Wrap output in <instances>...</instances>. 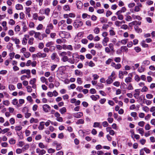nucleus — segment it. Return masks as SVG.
I'll use <instances>...</instances> for the list:
<instances>
[{"instance_id":"nucleus-1","label":"nucleus","mask_w":155,"mask_h":155,"mask_svg":"<svg viewBox=\"0 0 155 155\" xmlns=\"http://www.w3.org/2000/svg\"><path fill=\"white\" fill-rule=\"evenodd\" d=\"M83 25V23L82 22L79 20L75 21L74 23V26L76 28H77L81 27Z\"/></svg>"},{"instance_id":"nucleus-2","label":"nucleus","mask_w":155,"mask_h":155,"mask_svg":"<svg viewBox=\"0 0 155 155\" xmlns=\"http://www.w3.org/2000/svg\"><path fill=\"white\" fill-rule=\"evenodd\" d=\"M137 5L136 6L134 7V11L135 12H138L140 10V8L142 7V4L138 2L137 4Z\"/></svg>"},{"instance_id":"nucleus-3","label":"nucleus","mask_w":155,"mask_h":155,"mask_svg":"<svg viewBox=\"0 0 155 155\" xmlns=\"http://www.w3.org/2000/svg\"><path fill=\"white\" fill-rule=\"evenodd\" d=\"M54 116L56 117V120L57 121L62 122L63 121V118L62 117H60V115L58 112H56L54 114Z\"/></svg>"},{"instance_id":"nucleus-4","label":"nucleus","mask_w":155,"mask_h":155,"mask_svg":"<svg viewBox=\"0 0 155 155\" xmlns=\"http://www.w3.org/2000/svg\"><path fill=\"white\" fill-rule=\"evenodd\" d=\"M36 152L38 154V155H43L46 153V151L43 149L40 150L39 148H37L36 149Z\"/></svg>"},{"instance_id":"nucleus-5","label":"nucleus","mask_w":155,"mask_h":155,"mask_svg":"<svg viewBox=\"0 0 155 155\" xmlns=\"http://www.w3.org/2000/svg\"><path fill=\"white\" fill-rule=\"evenodd\" d=\"M50 107L48 104H45L43 105V110L45 112H48L50 109Z\"/></svg>"},{"instance_id":"nucleus-6","label":"nucleus","mask_w":155,"mask_h":155,"mask_svg":"<svg viewBox=\"0 0 155 155\" xmlns=\"http://www.w3.org/2000/svg\"><path fill=\"white\" fill-rule=\"evenodd\" d=\"M130 76L131 77H127L125 78V82L127 84H128L129 83L132 82V74H130Z\"/></svg>"},{"instance_id":"nucleus-7","label":"nucleus","mask_w":155,"mask_h":155,"mask_svg":"<svg viewBox=\"0 0 155 155\" xmlns=\"http://www.w3.org/2000/svg\"><path fill=\"white\" fill-rule=\"evenodd\" d=\"M109 38L107 37H105L104 38L103 40L102 43L104 46H105L107 45V43L109 41Z\"/></svg>"},{"instance_id":"nucleus-8","label":"nucleus","mask_w":155,"mask_h":155,"mask_svg":"<svg viewBox=\"0 0 155 155\" xmlns=\"http://www.w3.org/2000/svg\"><path fill=\"white\" fill-rule=\"evenodd\" d=\"M83 115V113L82 112H78L74 114L73 116L76 118H80Z\"/></svg>"},{"instance_id":"nucleus-9","label":"nucleus","mask_w":155,"mask_h":155,"mask_svg":"<svg viewBox=\"0 0 155 155\" xmlns=\"http://www.w3.org/2000/svg\"><path fill=\"white\" fill-rule=\"evenodd\" d=\"M25 73H26L28 75H29L31 74L30 70L29 69H24L21 71V74H22Z\"/></svg>"},{"instance_id":"nucleus-10","label":"nucleus","mask_w":155,"mask_h":155,"mask_svg":"<svg viewBox=\"0 0 155 155\" xmlns=\"http://www.w3.org/2000/svg\"><path fill=\"white\" fill-rule=\"evenodd\" d=\"M38 58H45L47 56V54L45 53H41L40 52H38L37 53Z\"/></svg>"},{"instance_id":"nucleus-11","label":"nucleus","mask_w":155,"mask_h":155,"mask_svg":"<svg viewBox=\"0 0 155 155\" xmlns=\"http://www.w3.org/2000/svg\"><path fill=\"white\" fill-rule=\"evenodd\" d=\"M115 14L117 16V18L118 19L122 20L124 19V16L121 14L116 12Z\"/></svg>"},{"instance_id":"nucleus-12","label":"nucleus","mask_w":155,"mask_h":155,"mask_svg":"<svg viewBox=\"0 0 155 155\" xmlns=\"http://www.w3.org/2000/svg\"><path fill=\"white\" fill-rule=\"evenodd\" d=\"M34 37L35 38H38L40 40H41V37H39L41 35V33L39 32H35V33Z\"/></svg>"},{"instance_id":"nucleus-13","label":"nucleus","mask_w":155,"mask_h":155,"mask_svg":"<svg viewBox=\"0 0 155 155\" xmlns=\"http://www.w3.org/2000/svg\"><path fill=\"white\" fill-rule=\"evenodd\" d=\"M75 74L76 76H82L83 75V73L80 70L76 69L75 70Z\"/></svg>"},{"instance_id":"nucleus-14","label":"nucleus","mask_w":155,"mask_h":155,"mask_svg":"<svg viewBox=\"0 0 155 155\" xmlns=\"http://www.w3.org/2000/svg\"><path fill=\"white\" fill-rule=\"evenodd\" d=\"M44 122L43 121H42L40 122V124L38 127V128L39 130H42L44 128Z\"/></svg>"},{"instance_id":"nucleus-15","label":"nucleus","mask_w":155,"mask_h":155,"mask_svg":"<svg viewBox=\"0 0 155 155\" xmlns=\"http://www.w3.org/2000/svg\"><path fill=\"white\" fill-rule=\"evenodd\" d=\"M11 39L13 41H14L15 42V43L16 44H17V46H18V44H19L20 43V40L18 39L17 38H11Z\"/></svg>"},{"instance_id":"nucleus-16","label":"nucleus","mask_w":155,"mask_h":155,"mask_svg":"<svg viewBox=\"0 0 155 155\" xmlns=\"http://www.w3.org/2000/svg\"><path fill=\"white\" fill-rule=\"evenodd\" d=\"M126 10L127 9L126 8L124 7H122L120 10L116 12L121 14L122 13H124L125 12Z\"/></svg>"},{"instance_id":"nucleus-17","label":"nucleus","mask_w":155,"mask_h":155,"mask_svg":"<svg viewBox=\"0 0 155 155\" xmlns=\"http://www.w3.org/2000/svg\"><path fill=\"white\" fill-rule=\"evenodd\" d=\"M132 18H133L134 19H137L139 20H140L142 19V18L139 15H137L134 14H133L132 15Z\"/></svg>"},{"instance_id":"nucleus-18","label":"nucleus","mask_w":155,"mask_h":155,"mask_svg":"<svg viewBox=\"0 0 155 155\" xmlns=\"http://www.w3.org/2000/svg\"><path fill=\"white\" fill-rule=\"evenodd\" d=\"M62 34L64 35V36L63 37L64 38H68L70 37V34L67 32L63 31L62 33Z\"/></svg>"},{"instance_id":"nucleus-19","label":"nucleus","mask_w":155,"mask_h":155,"mask_svg":"<svg viewBox=\"0 0 155 155\" xmlns=\"http://www.w3.org/2000/svg\"><path fill=\"white\" fill-rule=\"evenodd\" d=\"M113 79L109 77H108L107 79V80L106 82L107 84H109L112 83L113 81Z\"/></svg>"},{"instance_id":"nucleus-20","label":"nucleus","mask_w":155,"mask_h":155,"mask_svg":"<svg viewBox=\"0 0 155 155\" xmlns=\"http://www.w3.org/2000/svg\"><path fill=\"white\" fill-rule=\"evenodd\" d=\"M38 122V120L37 119H35L33 117L31 118L30 120V122L31 123H37Z\"/></svg>"},{"instance_id":"nucleus-21","label":"nucleus","mask_w":155,"mask_h":155,"mask_svg":"<svg viewBox=\"0 0 155 155\" xmlns=\"http://www.w3.org/2000/svg\"><path fill=\"white\" fill-rule=\"evenodd\" d=\"M7 22L6 21H3L2 23V25L4 27V29L5 31H7L8 29V28L6 26Z\"/></svg>"},{"instance_id":"nucleus-22","label":"nucleus","mask_w":155,"mask_h":155,"mask_svg":"<svg viewBox=\"0 0 155 155\" xmlns=\"http://www.w3.org/2000/svg\"><path fill=\"white\" fill-rule=\"evenodd\" d=\"M109 48L110 49L112 52H114V45L112 43H110L108 45Z\"/></svg>"},{"instance_id":"nucleus-23","label":"nucleus","mask_w":155,"mask_h":155,"mask_svg":"<svg viewBox=\"0 0 155 155\" xmlns=\"http://www.w3.org/2000/svg\"><path fill=\"white\" fill-rule=\"evenodd\" d=\"M63 8L64 10L65 11H69L70 10V8L69 5H64L63 6Z\"/></svg>"},{"instance_id":"nucleus-24","label":"nucleus","mask_w":155,"mask_h":155,"mask_svg":"<svg viewBox=\"0 0 155 155\" xmlns=\"http://www.w3.org/2000/svg\"><path fill=\"white\" fill-rule=\"evenodd\" d=\"M59 111L62 114H64L66 112V109L65 107H63L59 110Z\"/></svg>"},{"instance_id":"nucleus-25","label":"nucleus","mask_w":155,"mask_h":155,"mask_svg":"<svg viewBox=\"0 0 155 155\" xmlns=\"http://www.w3.org/2000/svg\"><path fill=\"white\" fill-rule=\"evenodd\" d=\"M16 8L18 10H21L23 8L22 6L20 4H18L16 5Z\"/></svg>"},{"instance_id":"nucleus-26","label":"nucleus","mask_w":155,"mask_h":155,"mask_svg":"<svg viewBox=\"0 0 155 155\" xmlns=\"http://www.w3.org/2000/svg\"><path fill=\"white\" fill-rule=\"evenodd\" d=\"M141 45L144 48H147L148 47V44L145 43V41L143 40L141 42Z\"/></svg>"},{"instance_id":"nucleus-27","label":"nucleus","mask_w":155,"mask_h":155,"mask_svg":"<svg viewBox=\"0 0 155 155\" xmlns=\"http://www.w3.org/2000/svg\"><path fill=\"white\" fill-rule=\"evenodd\" d=\"M69 60V58L68 56H66L63 57L61 58V60L64 62H66Z\"/></svg>"},{"instance_id":"nucleus-28","label":"nucleus","mask_w":155,"mask_h":155,"mask_svg":"<svg viewBox=\"0 0 155 155\" xmlns=\"http://www.w3.org/2000/svg\"><path fill=\"white\" fill-rule=\"evenodd\" d=\"M118 76L119 78H120L122 79L124 78V74L122 71H119Z\"/></svg>"},{"instance_id":"nucleus-29","label":"nucleus","mask_w":155,"mask_h":155,"mask_svg":"<svg viewBox=\"0 0 155 155\" xmlns=\"http://www.w3.org/2000/svg\"><path fill=\"white\" fill-rule=\"evenodd\" d=\"M34 40V38L33 37L30 38L28 41V43L30 45H32L33 44V41Z\"/></svg>"},{"instance_id":"nucleus-30","label":"nucleus","mask_w":155,"mask_h":155,"mask_svg":"<svg viewBox=\"0 0 155 155\" xmlns=\"http://www.w3.org/2000/svg\"><path fill=\"white\" fill-rule=\"evenodd\" d=\"M135 30L138 33L141 32H142V30L139 28L137 26H135L134 27Z\"/></svg>"},{"instance_id":"nucleus-31","label":"nucleus","mask_w":155,"mask_h":155,"mask_svg":"<svg viewBox=\"0 0 155 155\" xmlns=\"http://www.w3.org/2000/svg\"><path fill=\"white\" fill-rule=\"evenodd\" d=\"M115 25L117 27H120L121 25V22L120 21H119L118 20H116L114 23Z\"/></svg>"},{"instance_id":"nucleus-32","label":"nucleus","mask_w":155,"mask_h":155,"mask_svg":"<svg viewBox=\"0 0 155 155\" xmlns=\"http://www.w3.org/2000/svg\"><path fill=\"white\" fill-rule=\"evenodd\" d=\"M54 44V42L53 41H51L50 42H48L47 43L46 45L45 46L47 47H49L51 46H52Z\"/></svg>"},{"instance_id":"nucleus-33","label":"nucleus","mask_w":155,"mask_h":155,"mask_svg":"<svg viewBox=\"0 0 155 155\" xmlns=\"http://www.w3.org/2000/svg\"><path fill=\"white\" fill-rule=\"evenodd\" d=\"M100 28L98 27L95 28L94 30V33L96 34H98L100 32Z\"/></svg>"},{"instance_id":"nucleus-34","label":"nucleus","mask_w":155,"mask_h":155,"mask_svg":"<svg viewBox=\"0 0 155 155\" xmlns=\"http://www.w3.org/2000/svg\"><path fill=\"white\" fill-rule=\"evenodd\" d=\"M134 79L137 82H138L140 81V78L138 75L136 74L135 76Z\"/></svg>"},{"instance_id":"nucleus-35","label":"nucleus","mask_w":155,"mask_h":155,"mask_svg":"<svg viewBox=\"0 0 155 155\" xmlns=\"http://www.w3.org/2000/svg\"><path fill=\"white\" fill-rule=\"evenodd\" d=\"M84 123V120L83 119H80L76 122L77 124H83Z\"/></svg>"},{"instance_id":"nucleus-36","label":"nucleus","mask_w":155,"mask_h":155,"mask_svg":"<svg viewBox=\"0 0 155 155\" xmlns=\"http://www.w3.org/2000/svg\"><path fill=\"white\" fill-rule=\"evenodd\" d=\"M142 109L146 112H148L149 110V108L146 106L143 107H142Z\"/></svg>"},{"instance_id":"nucleus-37","label":"nucleus","mask_w":155,"mask_h":155,"mask_svg":"<svg viewBox=\"0 0 155 155\" xmlns=\"http://www.w3.org/2000/svg\"><path fill=\"white\" fill-rule=\"evenodd\" d=\"M138 130L139 131V133L142 136H143L144 133V130L143 128H139Z\"/></svg>"},{"instance_id":"nucleus-38","label":"nucleus","mask_w":155,"mask_h":155,"mask_svg":"<svg viewBox=\"0 0 155 155\" xmlns=\"http://www.w3.org/2000/svg\"><path fill=\"white\" fill-rule=\"evenodd\" d=\"M3 103L4 105L7 106H8L10 104L9 101L8 100H5L3 101Z\"/></svg>"},{"instance_id":"nucleus-39","label":"nucleus","mask_w":155,"mask_h":155,"mask_svg":"<svg viewBox=\"0 0 155 155\" xmlns=\"http://www.w3.org/2000/svg\"><path fill=\"white\" fill-rule=\"evenodd\" d=\"M102 45L99 43H97L95 44V47L96 48L98 49H101L102 48Z\"/></svg>"},{"instance_id":"nucleus-40","label":"nucleus","mask_w":155,"mask_h":155,"mask_svg":"<svg viewBox=\"0 0 155 155\" xmlns=\"http://www.w3.org/2000/svg\"><path fill=\"white\" fill-rule=\"evenodd\" d=\"M8 88L10 90H14L15 89V86L12 84H10L8 86Z\"/></svg>"},{"instance_id":"nucleus-41","label":"nucleus","mask_w":155,"mask_h":155,"mask_svg":"<svg viewBox=\"0 0 155 155\" xmlns=\"http://www.w3.org/2000/svg\"><path fill=\"white\" fill-rule=\"evenodd\" d=\"M121 67V65L120 64L118 63L115 66V68L116 69H119Z\"/></svg>"},{"instance_id":"nucleus-42","label":"nucleus","mask_w":155,"mask_h":155,"mask_svg":"<svg viewBox=\"0 0 155 155\" xmlns=\"http://www.w3.org/2000/svg\"><path fill=\"white\" fill-rule=\"evenodd\" d=\"M68 61L71 64H74L75 62V59L74 58L73 59L71 58H69V60Z\"/></svg>"},{"instance_id":"nucleus-43","label":"nucleus","mask_w":155,"mask_h":155,"mask_svg":"<svg viewBox=\"0 0 155 155\" xmlns=\"http://www.w3.org/2000/svg\"><path fill=\"white\" fill-rule=\"evenodd\" d=\"M115 75V73L114 71H113L111 75L109 76V77L112 78L113 79H114L116 78V77H114Z\"/></svg>"},{"instance_id":"nucleus-44","label":"nucleus","mask_w":155,"mask_h":155,"mask_svg":"<svg viewBox=\"0 0 155 155\" xmlns=\"http://www.w3.org/2000/svg\"><path fill=\"white\" fill-rule=\"evenodd\" d=\"M125 20L127 21H131L132 20V18L130 15H127L125 18Z\"/></svg>"},{"instance_id":"nucleus-45","label":"nucleus","mask_w":155,"mask_h":155,"mask_svg":"<svg viewBox=\"0 0 155 155\" xmlns=\"http://www.w3.org/2000/svg\"><path fill=\"white\" fill-rule=\"evenodd\" d=\"M22 127L21 126H18L15 127V130L16 131H20L21 130Z\"/></svg>"},{"instance_id":"nucleus-46","label":"nucleus","mask_w":155,"mask_h":155,"mask_svg":"<svg viewBox=\"0 0 155 155\" xmlns=\"http://www.w3.org/2000/svg\"><path fill=\"white\" fill-rule=\"evenodd\" d=\"M88 65L89 66L91 67H93L94 66H95V65L94 63L93 62L91 61H90L89 62V63H88Z\"/></svg>"},{"instance_id":"nucleus-47","label":"nucleus","mask_w":155,"mask_h":155,"mask_svg":"<svg viewBox=\"0 0 155 155\" xmlns=\"http://www.w3.org/2000/svg\"><path fill=\"white\" fill-rule=\"evenodd\" d=\"M145 122L143 121H141L138 123V124L141 127H143L144 125Z\"/></svg>"},{"instance_id":"nucleus-48","label":"nucleus","mask_w":155,"mask_h":155,"mask_svg":"<svg viewBox=\"0 0 155 155\" xmlns=\"http://www.w3.org/2000/svg\"><path fill=\"white\" fill-rule=\"evenodd\" d=\"M57 54L56 53H53L51 56V59L52 60H54L56 57Z\"/></svg>"},{"instance_id":"nucleus-49","label":"nucleus","mask_w":155,"mask_h":155,"mask_svg":"<svg viewBox=\"0 0 155 155\" xmlns=\"http://www.w3.org/2000/svg\"><path fill=\"white\" fill-rule=\"evenodd\" d=\"M87 38L89 40L92 41L94 38V36L92 34H90L87 36Z\"/></svg>"},{"instance_id":"nucleus-50","label":"nucleus","mask_w":155,"mask_h":155,"mask_svg":"<svg viewBox=\"0 0 155 155\" xmlns=\"http://www.w3.org/2000/svg\"><path fill=\"white\" fill-rule=\"evenodd\" d=\"M27 39L26 38H23L22 41V43L24 45H26L27 43Z\"/></svg>"},{"instance_id":"nucleus-51","label":"nucleus","mask_w":155,"mask_h":155,"mask_svg":"<svg viewBox=\"0 0 155 155\" xmlns=\"http://www.w3.org/2000/svg\"><path fill=\"white\" fill-rule=\"evenodd\" d=\"M18 103V101L17 99H14L12 101V104L14 105H16Z\"/></svg>"},{"instance_id":"nucleus-52","label":"nucleus","mask_w":155,"mask_h":155,"mask_svg":"<svg viewBox=\"0 0 155 155\" xmlns=\"http://www.w3.org/2000/svg\"><path fill=\"white\" fill-rule=\"evenodd\" d=\"M59 55L60 56H61L63 57L66 56L67 52L65 51H63L61 53H60L59 54Z\"/></svg>"},{"instance_id":"nucleus-53","label":"nucleus","mask_w":155,"mask_h":155,"mask_svg":"<svg viewBox=\"0 0 155 155\" xmlns=\"http://www.w3.org/2000/svg\"><path fill=\"white\" fill-rule=\"evenodd\" d=\"M109 33L110 36H114L115 35V32L112 29H111L109 31Z\"/></svg>"},{"instance_id":"nucleus-54","label":"nucleus","mask_w":155,"mask_h":155,"mask_svg":"<svg viewBox=\"0 0 155 155\" xmlns=\"http://www.w3.org/2000/svg\"><path fill=\"white\" fill-rule=\"evenodd\" d=\"M50 11V10L49 8H46L45 11V14L48 16Z\"/></svg>"},{"instance_id":"nucleus-55","label":"nucleus","mask_w":155,"mask_h":155,"mask_svg":"<svg viewBox=\"0 0 155 155\" xmlns=\"http://www.w3.org/2000/svg\"><path fill=\"white\" fill-rule=\"evenodd\" d=\"M150 62L148 60H145L143 62L142 64L145 65H147L150 64Z\"/></svg>"},{"instance_id":"nucleus-56","label":"nucleus","mask_w":155,"mask_h":155,"mask_svg":"<svg viewBox=\"0 0 155 155\" xmlns=\"http://www.w3.org/2000/svg\"><path fill=\"white\" fill-rule=\"evenodd\" d=\"M148 88L146 86H144L141 89V91L142 92H146L148 91Z\"/></svg>"},{"instance_id":"nucleus-57","label":"nucleus","mask_w":155,"mask_h":155,"mask_svg":"<svg viewBox=\"0 0 155 155\" xmlns=\"http://www.w3.org/2000/svg\"><path fill=\"white\" fill-rule=\"evenodd\" d=\"M105 51L106 53H109L110 52H112L110 49L108 47H106L105 48Z\"/></svg>"},{"instance_id":"nucleus-58","label":"nucleus","mask_w":155,"mask_h":155,"mask_svg":"<svg viewBox=\"0 0 155 155\" xmlns=\"http://www.w3.org/2000/svg\"><path fill=\"white\" fill-rule=\"evenodd\" d=\"M53 26L51 23H50L48 24L47 27V28L50 30L53 29Z\"/></svg>"},{"instance_id":"nucleus-59","label":"nucleus","mask_w":155,"mask_h":155,"mask_svg":"<svg viewBox=\"0 0 155 155\" xmlns=\"http://www.w3.org/2000/svg\"><path fill=\"white\" fill-rule=\"evenodd\" d=\"M114 61L116 62L119 63L121 61V58L120 57H116L114 59Z\"/></svg>"},{"instance_id":"nucleus-60","label":"nucleus","mask_w":155,"mask_h":155,"mask_svg":"<svg viewBox=\"0 0 155 155\" xmlns=\"http://www.w3.org/2000/svg\"><path fill=\"white\" fill-rule=\"evenodd\" d=\"M36 79L35 78H33L32 80H31L29 82L31 84H33L36 82Z\"/></svg>"},{"instance_id":"nucleus-61","label":"nucleus","mask_w":155,"mask_h":155,"mask_svg":"<svg viewBox=\"0 0 155 155\" xmlns=\"http://www.w3.org/2000/svg\"><path fill=\"white\" fill-rule=\"evenodd\" d=\"M9 143L10 144H13L15 143V140L13 138H11L9 141Z\"/></svg>"},{"instance_id":"nucleus-62","label":"nucleus","mask_w":155,"mask_h":155,"mask_svg":"<svg viewBox=\"0 0 155 155\" xmlns=\"http://www.w3.org/2000/svg\"><path fill=\"white\" fill-rule=\"evenodd\" d=\"M55 150L51 148H50L48 150V153H53L55 152Z\"/></svg>"},{"instance_id":"nucleus-63","label":"nucleus","mask_w":155,"mask_h":155,"mask_svg":"<svg viewBox=\"0 0 155 155\" xmlns=\"http://www.w3.org/2000/svg\"><path fill=\"white\" fill-rule=\"evenodd\" d=\"M31 55L30 53L29 52H25L24 54L25 57L26 58H29Z\"/></svg>"},{"instance_id":"nucleus-64","label":"nucleus","mask_w":155,"mask_h":155,"mask_svg":"<svg viewBox=\"0 0 155 155\" xmlns=\"http://www.w3.org/2000/svg\"><path fill=\"white\" fill-rule=\"evenodd\" d=\"M112 12L111 11L109 10H108L106 12V17H108V16L112 15Z\"/></svg>"}]
</instances>
